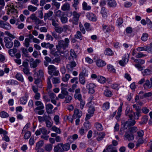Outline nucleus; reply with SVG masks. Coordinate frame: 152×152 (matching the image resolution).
<instances>
[{"label":"nucleus","mask_w":152,"mask_h":152,"mask_svg":"<svg viewBox=\"0 0 152 152\" xmlns=\"http://www.w3.org/2000/svg\"><path fill=\"white\" fill-rule=\"evenodd\" d=\"M44 144L43 141V140H40L36 144V146L35 147L36 150H38Z\"/></svg>","instance_id":"nucleus-28"},{"label":"nucleus","mask_w":152,"mask_h":152,"mask_svg":"<svg viewBox=\"0 0 152 152\" xmlns=\"http://www.w3.org/2000/svg\"><path fill=\"white\" fill-rule=\"evenodd\" d=\"M105 10L106 9L105 7H102L101 10V13L104 18L106 17L107 16V13Z\"/></svg>","instance_id":"nucleus-45"},{"label":"nucleus","mask_w":152,"mask_h":152,"mask_svg":"<svg viewBox=\"0 0 152 152\" xmlns=\"http://www.w3.org/2000/svg\"><path fill=\"white\" fill-rule=\"evenodd\" d=\"M35 104L37 107L34 109V110L35 111L37 110H42L44 108L43 104L40 101H36Z\"/></svg>","instance_id":"nucleus-16"},{"label":"nucleus","mask_w":152,"mask_h":152,"mask_svg":"<svg viewBox=\"0 0 152 152\" xmlns=\"http://www.w3.org/2000/svg\"><path fill=\"white\" fill-rule=\"evenodd\" d=\"M147 45H145L143 47H138L137 48L136 50L139 52L143 50L146 51V50H147Z\"/></svg>","instance_id":"nucleus-46"},{"label":"nucleus","mask_w":152,"mask_h":152,"mask_svg":"<svg viewBox=\"0 0 152 152\" xmlns=\"http://www.w3.org/2000/svg\"><path fill=\"white\" fill-rule=\"evenodd\" d=\"M51 129L53 131L56 132L57 133L60 134L61 132L60 129L59 128L55 126H53Z\"/></svg>","instance_id":"nucleus-49"},{"label":"nucleus","mask_w":152,"mask_h":152,"mask_svg":"<svg viewBox=\"0 0 152 152\" xmlns=\"http://www.w3.org/2000/svg\"><path fill=\"white\" fill-rule=\"evenodd\" d=\"M52 35L58 41L61 39V35L59 34H57L54 31L52 32Z\"/></svg>","instance_id":"nucleus-33"},{"label":"nucleus","mask_w":152,"mask_h":152,"mask_svg":"<svg viewBox=\"0 0 152 152\" xmlns=\"http://www.w3.org/2000/svg\"><path fill=\"white\" fill-rule=\"evenodd\" d=\"M41 132L43 135H46L49 133L50 131L48 132L45 127H42L40 129Z\"/></svg>","instance_id":"nucleus-34"},{"label":"nucleus","mask_w":152,"mask_h":152,"mask_svg":"<svg viewBox=\"0 0 152 152\" xmlns=\"http://www.w3.org/2000/svg\"><path fill=\"white\" fill-rule=\"evenodd\" d=\"M83 37V36L81 32L79 31H77L76 32V34L75 35V38L79 39L80 40H82Z\"/></svg>","instance_id":"nucleus-32"},{"label":"nucleus","mask_w":152,"mask_h":152,"mask_svg":"<svg viewBox=\"0 0 152 152\" xmlns=\"http://www.w3.org/2000/svg\"><path fill=\"white\" fill-rule=\"evenodd\" d=\"M136 121L132 119H129L128 121H127L124 124V129H127L128 126L127 125V124L129 126H133L135 124Z\"/></svg>","instance_id":"nucleus-13"},{"label":"nucleus","mask_w":152,"mask_h":152,"mask_svg":"<svg viewBox=\"0 0 152 152\" xmlns=\"http://www.w3.org/2000/svg\"><path fill=\"white\" fill-rule=\"evenodd\" d=\"M4 34L5 35H7L8 36L11 38L12 39H14L15 38V37L13 34H11L8 31H5L4 32Z\"/></svg>","instance_id":"nucleus-63"},{"label":"nucleus","mask_w":152,"mask_h":152,"mask_svg":"<svg viewBox=\"0 0 152 152\" xmlns=\"http://www.w3.org/2000/svg\"><path fill=\"white\" fill-rule=\"evenodd\" d=\"M107 151L110 152H117L116 149L113 147L112 145H109L106 148Z\"/></svg>","instance_id":"nucleus-24"},{"label":"nucleus","mask_w":152,"mask_h":152,"mask_svg":"<svg viewBox=\"0 0 152 152\" xmlns=\"http://www.w3.org/2000/svg\"><path fill=\"white\" fill-rule=\"evenodd\" d=\"M148 118L147 116H144L142 118L141 121L139 122L141 125H144L146 124L148 120Z\"/></svg>","instance_id":"nucleus-29"},{"label":"nucleus","mask_w":152,"mask_h":152,"mask_svg":"<svg viewBox=\"0 0 152 152\" xmlns=\"http://www.w3.org/2000/svg\"><path fill=\"white\" fill-rule=\"evenodd\" d=\"M141 112L140 109L138 110H136V113L133 112L134 115L135 117L136 116H137V118H136V119H138L139 117L141 116Z\"/></svg>","instance_id":"nucleus-50"},{"label":"nucleus","mask_w":152,"mask_h":152,"mask_svg":"<svg viewBox=\"0 0 152 152\" xmlns=\"http://www.w3.org/2000/svg\"><path fill=\"white\" fill-rule=\"evenodd\" d=\"M58 42V44L56 46V48H58L59 47L64 49L68 47L69 40L68 38H66L65 39L64 41L63 40H60V39Z\"/></svg>","instance_id":"nucleus-4"},{"label":"nucleus","mask_w":152,"mask_h":152,"mask_svg":"<svg viewBox=\"0 0 152 152\" xmlns=\"http://www.w3.org/2000/svg\"><path fill=\"white\" fill-rule=\"evenodd\" d=\"M86 72L83 70L79 75V80L80 82L82 85H84L85 83V79L84 76H86Z\"/></svg>","instance_id":"nucleus-10"},{"label":"nucleus","mask_w":152,"mask_h":152,"mask_svg":"<svg viewBox=\"0 0 152 152\" xmlns=\"http://www.w3.org/2000/svg\"><path fill=\"white\" fill-rule=\"evenodd\" d=\"M82 115V113L81 111H80L77 108H75L74 110V114H73V118H79Z\"/></svg>","instance_id":"nucleus-15"},{"label":"nucleus","mask_w":152,"mask_h":152,"mask_svg":"<svg viewBox=\"0 0 152 152\" xmlns=\"http://www.w3.org/2000/svg\"><path fill=\"white\" fill-rule=\"evenodd\" d=\"M69 148L70 145L68 144L59 143L54 146L53 151L54 152H64L69 150Z\"/></svg>","instance_id":"nucleus-2"},{"label":"nucleus","mask_w":152,"mask_h":152,"mask_svg":"<svg viewBox=\"0 0 152 152\" xmlns=\"http://www.w3.org/2000/svg\"><path fill=\"white\" fill-rule=\"evenodd\" d=\"M70 77V75L68 74H66L64 77H62V80L65 82H67Z\"/></svg>","instance_id":"nucleus-52"},{"label":"nucleus","mask_w":152,"mask_h":152,"mask_svg":"<svg viewBox=\"0 0 152 152\" xmlns=\"http://www.w3.org/2000/svg\"><path fill=\"white\" fill-rule=\"evenodd\" d=\"M46 126L48 128L51 127L53 125V123L50 121L49 119L45 121Z\"/></svg>","instance_id":"nucleus-64"},{"label":"nucleus","mask_w":152,"mask_h":152,"mask_svg":"<svg viewBox=\"0 0 152 152\" xmlns=\"http://www.w3.org/2000/svg\"><path fill=\"white\" fill-rule=\"evenodd\" d=\"M52 82L53 84H57L60 82V79L59 77H53Z\"/></svg>","instance_id":"nucleus-58"},{"label":"nucleus","mask_w":152,"mask_h":152,"mask_svg":"<svg viewBox=\"0 0 152 152\" xmlns=\"http://www.w3.org/2000/svg\"><path fill=\"white\" fill-rule=\"evenodd\" d=\"M122 60H120L119 62V64L122 66L124 65V63H125L126 61L128 62V59L126 58L125 57H123L122 58Z\"/></svg>","instance_id":"nucleus-54"},{"label":"nucleus","mask_w":152,"mask_h":152,"mask_svg":"<svg viewBox=\"0 0 152 152\" xmlns=\"http://www.w3.org/2000/svg\"><path fill=\"white\" fill-rule=\"evenodd\" d=\"M54 13L56 16L61 18V11L60 10L55 11Z\"/></svg>","instance_id":"nucleus-60"},{"label":"nucleus","mask_w":152,"mask_h":152,"mask_svg":"<svg viewBox=\"0 0 152 152\" xmlns=\"http://www.w3.org/2000/svg\"><path fill=\"white\" fill-rule=\"evenodd\" d=\"M0 27L6 30H10L11 28V26L9 23H5L3 21L0 20Z\"/></svg>","instance_id":"nucleus-7"},{"label":"nucleus","mask_w":152,"mask_h":152,"mask_svg":"<svg viewBox=\"0 0 152 152\" xmlns=\"http://www.w3.org/2000/svg\"><path fill=\"white\" fill-rule=\"evenodd\" d=\"M54 46L53 44H50L49 43H46V48H49L51 50V53L55 55L54 52L52 50V49Z\"/></svg>","instance_id":"nucleus-25"},{"label":"nucleus","mask_w":152,"mask_h":152,"mask_svg":"<svg viewBox=\"0 0 152 152\" xmlns=\"http://www.w3.org/2000/svg\"><path fill=\"white\" fill-rule=\"evenodd\" d=\"M104 53L108 56H112L113 54L112 50L110 48H107L105 50Z\"/></svg>","instance_id":"nucleus-39"},{"label":"nucleus","mask_w":152,"mask_h":152,"mask_svg":"<svg viewBox=\"0 0 152 152\" xmlns=\"http://www.w3.org/2000/svg\"><path fill=\"white\" fill-rule=\"evenodd\" d=\"M53 14V12L51 11H49L47 13H45L44 17V20H46L47 19H48L49 20H50V19L53 18V17L50 18Z\"/></svg>","instance_id":"nucleus-17"},{"label":"nucleus","mask_w":152,"mask_h":152,"mask_svg":"<svg viewBox=\"0 0 152 152\" xmlns=\"http://www.w3.org/2000/svg\"><path fill=\"white\" fill-rule=\"evenodd\" d=\"M53 108V106L50 104H48L46 105V109L48 113L50 114L52 113V110Z\"/></svg>","instance_id":"nucleus-20"},{"label":"nucleus","mask_w":152,"mask_h":152,"mask_svg":"<svg viewBox=\"0 0 152 152\" xmlns=\"http://www.w3.org/2000/svg\"><path fill=\"white\" fill-rule=\"evenodd\" d=\"M4 40L5 43V45L7 48H10L13 46V43L12 40L8 37H5Z\"/></svg>","instance_id":"nucleus-5"},{"label":"nucleus","mask_w":152,"mask_h":152,"mask_svg":"<svg viewBox=\"0 0 152 152\" xmlns=\"http://www.w3.org/2000/svg\"><path fill=\"white\" fill-rule=\"evenodd\" d=\"M17 49L15 48L9 49L8 50L9 54L12 57H14L15 54L17 52Z\"/></svg>","instance_id":"nucleus-23"},{"label":"nucleus","mask_w":152,"mask_h":152,"mask_svg":"<svg viewBox=\"0 0 152 152\" xmlns=\"http://www.w3.org/2000/svg\"><path fill=\"white\" fill-rule=\"evenodd\" d=\"M30 40L28 38H26L25 39L24 43H23L24 46L26 48H28L30 45Z\"/></svg>","instance_id":"nucleus-41"},{"label":"nucleus","mask_w":152,"mask_h":152,"mask_svg":"<svg viewBox=\"0 0 152 152\" xmlns=\"http://www.w3.org/2000/svg\"><path fill=\"white\" fill-rule=\"evenodd\" d=\"M98 81L102 83H103L105 82L106 79L102 76H98Z\"/></svg>","instance_id":"nucleus-51"},{"label":"nucleus","mask_w":152,"mask_h":152,"mask_svg":"<svg viewBox=\"0 0 152 152\" xmlns=\"http://www.w3.org/2000/svg\"><path fill=\"white\" fill-rule=\"evenodd\" d=\"M75 93L74 94V98L76 99H78L79 101H81L82 99L81 94L80 93V88H78L75 90Z\"/></svg>","instance_id":"nucleus-9"},{"label":"nucleus","mask_w":152,"mask_h":152,"mask_svg":"<svg viewBox=\"0 0 152 152\" xmlns=\"http://www.w3.org/2000/svg\"><path fill=\"white\" fill-rule=\"evenodd\" d=\"M152 96V93L151 92H149L147 93H145L143 95L140 96V99H142L144 98H146Z\"/></svg>","instance_id":"nucleus-27"},{"label":"nucleus","mask_w":152,"mask_h":152,"mask_svg":"<svg viewBox=\"0 0 152 152\" xmlns=\"http://www.w3.org/2000/svg\"><path fill=\"white\" fill-rule=\"evenodd\" d=\"M53 147V144L48 143L45 145L44 146V148L45 151L47 152H50L52 151Z\"/></svg>","instance_id":"nucleus-21"},{"label":"nucleus","mask_w":152,"mask_h":152,"mask_svg":"<svg viewBox=\"0 0 152 152\" xmlns=\"http://www.w3.org/2000/svg\"><path fill=\"white\" fill-rule=\"evenodd\" d=\"M107 69L109 71L111 72H115V70L111 65H109L107 66Z\"/></svg>","instance_id":"nucleus-55"},{"label":"nucleus","mask_w":152,"mask_h":152,"mask_svg":"<svg viewBox=\"0 0 152 152\" xmlns=\"http://www.w3.org/2000/svg\"><path fill=\"white\" fill-rule=\"evenodd\" d=\"M76 63L74 61L71 62L66 66V68L69 73H71L73 70V68L76 66Z\"/></svg>","instance_id":"nucleus-11"},{"label":"nucleus","mask_w":152,"mask_h":152,"mask_svg":"<svg viewBox=\"0 0 152 152\" xmlns=\"http://www.w3.org/2000/svg\"><path fill=\"white\" fill-rule=\"evenodd\" d=\"M95 125L96 128L98 130L101 131L102 130V126L99 123H96Z\"/></svg>","instance_id":"nucleus-47"},{"label":"nucleus","mask_w":152,"mask_h":152,"mask_svg":"<svg viewBox=\"0 0 152 152\" xmlns=\"http://www.w3.org/2000/svg\"><path fill=\"white\" fill-rule=\"evenodd\" d=\"M105 134L104 133L101 132L98 134V136L97 138V141H99L102 140L105 136Z\"/></svg>","instance_id":"nucleus-31"},{"label":"nucleus","mask_w":152,"mask_h":152,"mask_svg":"<svg viewBox=\"0 0 152 152\" xmlns=\"http://www.w3.org/2000/svg\"><path fill=\"white\" fill-rule=\"evenodd\" d=\"M7 7H8L7 14L10 15L11 14L13 15L11 19L10 20V22L12 24H14L15 23L17 18L18 17V11L15 8L14 6L12 3H10L8 4Z\"/></svg>","instance_id":"nucleus-1"},{"label":"nucleus","mask_w":152,"mask_h":152,"mask_svg":"<svg viewBox=\"0 0 152 152\" xmlns=\"http://www.w3.org/2000/svg\"><path fill=\"white\" fill-rule=\"evenodd\" d=\"M109 103L106 102L104 103L103 105V108L104 110H106L109 108Z\"/></svg>","instance_id":"nucleus-57"},{"label":"nucleus","mask_w":152,"mask_h":152,"mask_svg":"<svg viewBox=\"0 0 152 152\" xmlns=\"http://www.w3.org/2000/svg\"><path fill=\"white\" fill-rule=\"evenodd\" d=\"M51 78V76H50L48 77L47 79V87L48 89H50L52 88V86L50 82V79Z\"/></svg>","instance_id":"nucleus-56"},{"label":"nucleus","mask_w":152,"mask_h":152,"mask_svg":"<svg viewBox=\"0 0 152 152\" xmlns=\"http://www.w3.org/2000/svg\"><path fill=\"white\" fill-rule=\"evenodd\" d=\"M129 130L126 132L124 136L125 138V139L129 141H131L134 140V137L133 134L129 133Z\"/></svg>","instance_id":"nucleus-12"},{"label":"nucleus","mask_w":152,"mask_h":152,"mask_svg":"<svg viewBox=\"0 0 152 152\" xmlns=\"http://www.w3.org/2000/svg\"><path fill=\"white\" fill-rule=\"evenodd\" d=\"M72 96L69 95H67L65 97L64 102L65 103H70L72 100Z\"/></svg>","instance_id":"nucleus-42"},{"label":"nucleus","mask_w":152,"mask_h":152,"mask_svg":"<svg viewBox=\"0 0 152 152\" xmlns=\"http://www.w3.org/2000/svg\"><path fill=\"white\" fill-rule=\"evenodd\" d=\"M48 73L51 75L56 76L58 75L59 72L57 70V68L53 65H50L48 67Z\"/></svg>","instance_id":"nucleus-3"},{"label":"nucleus","mask_w":152,"mask_h":152,"mask_svg":"<svg viewBox=\"0 0 152 152\" xmlns=\"http://www.w3.org/2000/svg\"><path fill=\"white\" fill-rule=\"evenodd\" d=\"M148 36V34L147 33H143L141 38V39L142 41H145L147 39Z\"/></svg>","instance_id":"nucleus-59"},{"label":"nucleus","mask_w":152,"mask_h":152,"mask_svg":"<svg viewBox=\"0 0 152 152\" xmlns=\"http://www.w3.org/2000/svg\"><path fill=\"white\" fill-rule=\"evenodd\" d=\"M6 83L9 85H17L18 84V83L17 81L13 80H8Z\"/></svg>","instance_id":"nucleus-36"},{"label":"nucleus","mask_w":152,"mask_h":152,"mask_svg":"<svg viewBox=\"0 0 152 152\" xmlns=\"http://www.w3.org/2000/svg\"><path fill=\"white\" fill-rule=\"evenodd\" d=\"M83 10H89L91 9V6L88 5L87 3L85 2L83 3Z\"/></svg>","instance_id":"nucleus-37"},{"label":"nucleus","mask_w":152,"mask_h":152,"mask_svg":"<svg viewBox=\"0 0 152 152\" xmlns=\"http://www.w3.org/2000/svg\"><path fill=\"white\" fill-rule=\"evenodd\" d=\"M52 5L53 6H55L57 9H58L60 7V3L57 2L56 0H52Z\"/></svg>","instance_id":"nucleus-35"},{"label":"nucleus","mask_w":152,"mask_h":152,"mask_svg":"<svg viewBox=\"0 0 152 152\" xmlns=\"http://www.w3.org/2000/svg\"><path fill=\"white\" fill-rule=\"evenodd\" d=\"M104 94L106 96L110 97L112 95V93L108 90H106L104 92Z\"/></svg>","instance_id":"nucleus-62"},{"label":"nucleus","mask_w":152,"mask_h":152,"mask_svg":"<svg viewBox=\"0 0 152 152\" xmlns=\"http://www.w3.org/2000/svg\"><path fill=\"white\" fill-rule=\"evenodd\" d=\"M54 29L59 34H61L63 32V28L62 26H57L55 27Z\"/></svg>","instance_id":"nucleus-40"},{"label":"nucleus","mask_w":152,"mask_h":152,"mask_svg":"<svg viewBox=\"0 0 152 152\" xmlns=\"http://www.w3.org/2000/svg\"><path fill=\"white\" fill-rule=\"evenodd\" d=\"M9 114L3 111L0 113V116L2 118H6L9 116Z\"/></svg>","instance_id":"nucleus-53"},{"label":"nucleus","mask_w":152,"mask_h":152,"mask_svg":"<svg viewBox=\"0 0 152 152\" xmlns=\"http://www.w3.org/2000/svg\"><path fill=\"white\" fill-rule=\"evenodd\" d=\"M70 5L69 3L66 2L61 7V9L63 11H66L69 10Z\"/></svg>","instance_id":"nucleus-22"},{"label":"nucleus","mask_w":152,"mask_h":152,"mask_svg":"<svg viewBox=\"0 0 152 152\" xmlns=\"http://www.w3.org/2000/svg\"><path fill=\"white\" fill-rule=\"evenodd\" d=\"M86 16L89 20L92 21H95L96 20V16L92 13H87L86 14Z\"/></svg>","instance_id":"nucleus-14"},{"label":"nucleus","mask_w":152,"mask_h":152,"mask_svg":"<svg viewBox=\"0 0 152 152\" xmlns=\"http://www.w3.org/2000/svg\"><path fill=\"white\" fill-rule=\"evenodd\" d=\"M50 20L52 21V25L54 26L55 27L57 26L58 24L57 23L58 20L56 18H53L52 19H50Z\"/></svg>","instance_id":"nucleus-44"},{"label":"nucleus","mask_w":152,"mask_h":152,"mask_svg":"<svg viewBox=\"0 0 152 152\" xmlns=\"http://www.w3.org/2000/svg\"><path fill=\"white\" fill-rule=\"evenodd\" d=\"M143 86L145 89L150 88L152 87V83H151L149 80H147L143 84Z\"/></svg>","instance_id":"nucleus-19"},{"label":"nucleus","mask_w":152,"mask_h":152,"mask_svg":"<svg viewBox=\"0 0 152 152\" xmlns=\"http://www.w3.org/2000/svg\"><path fill=\"white\" fill-rule=\"evenodd\" d=\"M61 61L60 58L59 57H57L54 58L51 62V63L54 64L55 63H59Z\"/></svg>","instance_id":"nucleus-61"},{"label":"nucleus","mask_w":152,"mask_h":152,"mask_svg":"<svg viewBox=\"0 0 152 152\" xmlns=\"http://www.w3.org/2000/svg\"><path fill=\"white\" fill-rule=\"evenodd\" d=\"M28 9L29 11L34 12L37 9V8L32 5H30L28 6Z\"/></svg>","instance_id":"nucleus-48"},{"label":"nucleus","mask_w":152,"mask_h":152,"mask_svg":"<svg viewBox=\"0 0 152 152\" xmlns=\"http://www.w3.org/2000/svg\"><path fill=\"white\" fill-rule=\"evenodd\" d=\"M73 24L77 25L78 23V20L80 15L79 13H78L76 11H74L73 12Z\"/></svg>","instance_id":"nucleus-6"},{"label":"nucleus","mask_w":152,"mask_h":152,"mask_svg":"<svg viewBox=\"0 0 152 152\" xmlns=\"http://www.w3.org/2000/svg\"><path fill=\"white\" fill-rule=\"evenodd\" d=\"M96 64L98 67H102L106 65V63L104 61L101 59L98 60L96 61Z\"/></svg>","instance_id":"nucleus-18"},{"label":"nucleus","mask_w":152,"mask_h":152,"mask_svg":"<svg viewBox=\"0 0 152 152\" xmlns=\"http://www.w3.org/2000/svg\"><path fill=\"white\" fill-rule=\"evenodd\" d=\"M27 98L26 96H23L21 97L20 99V102L21 104H25L27 103Z\"/></svg>","instance_id":"nucleus-38"},{"label":"nucleus","mask_w":152,"mask_h":152,"mask_svg":"<svg viewBox=\"0 0 152 152\" xmlns=\"http://www.w3.org/2000/svg\"><path fill=\"white\" fill-rule=\"evenodd\" d=\"M152 73V71L151 70L149 69H145L144 72H142V74L143 76L148 75L151 74Z\"/></svg>","instance_id":"nucleus-43"},{"label":"nucleus","mask_w":152,"mask_h":152,"mask_svg":"<svg viewBox=\"0 0 152 152\" xmlns=\"http://www.w3.org/2000/svg\"><path fill=\"white\" fill-rule=\"evenodd\" d=\"M107 4L109 7H115L117 5L116 2L115 0H112L109 1Z\"/></svg>","instance_id":"nucleus-26"},{"label":"nucleus","mask_w":152,"mask_h":152,"mask_svg":"<svg viewBox=\"0 0 152 152\" xmlns=\"http://www.w3.org/2000/svg\"><path fill=\"white\" fill-rule=\"evenodd\" d=\"M95 87V85L92 83L89 84L86 86L87 89L88 90V93L90 94H92L94 92V88Z\"/></svg>","instance_id":"nucleus-8"},{"label":"nucleus","mask_w":152,"mask_h":152,"mask_svg":"<svg viewBox=\"0 0 152 152\" xmlns=\"http://www.w3.org/2000/svg\"><path fill=\"white\" fill-rule=\"evenodd\" d=\"M15 77L17 80L22 82H23L24 81V79L22 75L20 73H17L15 75Z\"/></svg>","instance_id":"nucleus-30"}]
</instances>
